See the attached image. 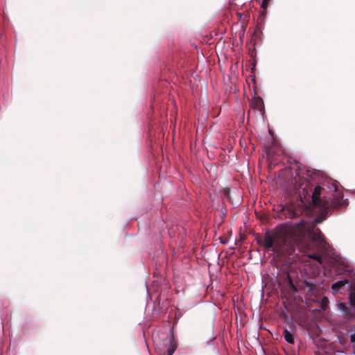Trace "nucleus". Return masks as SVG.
I'll return each mask as SVG.
<instances>
[{"label": "nucleus", "instance_id": "f257e3e1", "mask_svg": "<svg viewBox=\"0 0 355 355\" xmlns=\"http://www.w3.org/2000/svg\"><path fill=\"white\" fill-rule=\"evenodd\" d=\"M321 191L322 188L320 186H317L315 188L314 191L312 194V202L315 205L323 207L325 206V205L322 202L320 198Z\"/></svg>", "mask_w": 355, "mask_h": 355}, {"label": "nucleus", "instance_id": "f03ea898", "mask_svg": "<svg viewBox=\"0 0 355 355\" xmlns=\"http://www.w3.org/2000/svg\"><path fill=\"white\" fill-rule=\"evenodd\" d=\"M313 243L315 246V248L318 250H325L327 245V243L324 241L323 235L320 237H318V239L313 241Z\"/></svg>", "mask_w": 355, "mask_h": 355}, {"label": "nucleus", "instance_id": "7ed1b4c3", "mask_svg": "<svg viewBox=\"0 0 355 355\" xmlns=\"http://www.w3.org/2000/svg\"><path fill=\"white\" fill-rule=\"evenodd\" d=\"M263 243H264V245L266 248H272L275 245V239L272 236H267L265 238Z\"/></svg>", "mask_w": 355, "mask_h": 355}, {"label": "nucleus", "instance_id": "20e7f679", "mask_svg": "<svg viewBox=\"0 0 355 355\" xmlns=\"http://www.w3.org/2000/svg\"><path fill=\"white\" fill-rule=\"evenodd\" d=\"M322 232L319 229H316L315 230H313V232L310 234L311 239L312 242L315 241V240L318 239V237L322 236Z\"/></svg>", "mask_w": 355, "mask_h": 355}, {"label": "nucleus", "instance_id": "39448f33", "mask_svg": "<svg viewBox=\"0 0 355 355\" xmlns=\"http://www.w3.org/2000/svg\"><path fill=\"white\" fill-rule=\"evenodd\" d=\"M284 338H285V340L288 343L293 344L294 343L292 333L290 332L289 331H288L287 329L284 330Z\"/></svg>", "mask_w": 355, "mask_h": 355}, {"label": "nucleus", "instance_id": "423d86ee", "mask_svg": "<svg viewBox=\"0 0 355 355\" xmlns=\"http://www.w3.org/2000/svg\"><path fill=\"white\" fill-rule=\"evenodd\" d=\"M347 283L346 280L338 281L332 285V289L334 291H338L340 288L343 287Z\"/></svg>", "mask_w": 355, "mask_h": 355}, {"label": "nucleus", "instance_id": "0eeeda50", "mask_svg": "<svg viewBox=\"0 0 355 355\" xmlns=\"http://www.w3.org/2000/svg\"><path fill=\"white\" fill-rule=\"evenodd\" d=\"M308 256H309V257H311L315 260H318V261L320 260V256L318 254H309Z\"/></svg>", "mask_w": 355, "mask_h": 355}, {"label": "nucleus", "instance_id": "6e6552de", "mask_svg": "<svg viewBox=\"0 0 355 355\" xmlns=\"http://www.w3.org/2000/svg\"><path fill=\"white\" fill-rule=\"evenodd\" d=\"M328 302V300L327 297H323L322 300V306L323 309H324V306L327 305Z\"/></svg>", "mask_w": 355, "mask_h": 355}, {"label": "nucleus", "instance_id": "1a4fd4ad", "mask_svg": "<svg viewBox=\"0 0 355 355\" xmlns=\"http://www.w3.org/2000/svg\"><path fill=\"white\" fill-rule=\"evenodd\" d=\"M175 348H176V345H173L172 346L171 349L168 350V355H172L173 354V352H175Z\"/></svg>", "mask_w": 355, "mask_h": 355}, {"label": "nucleus", "instance_id": "9d476101", "mask_svg": "<svg viewBox=\"0 0 355 355\" xmlns=\"http://www.w3.org/2000/svg\"><path fill=\"white\" fill-rule=\"evenodd\" d=\"M349 300L352 304H355V295H351Z\"/></svg>", "mask_w": 355, "mask_h": 355}, {"label": "nucleus", "instance_id": "9b49d317", "mask_svg": "<svg viewBox=\"0 0 355 355\" xmlns=\"http://www.w3.org/2000/svg\"><path fill=\"white\" fill-rule=\"evenodd\" d=\"M351 341L355 342V333L351 336Z\"/></svg>", "mask_w": 355, "mask_h": 355}, {"label": "nucleus", "instance_id": "f8f14e48", "mask_svg": "<svg viewBox=\"0 0 355 355\" xmlns=\"http://www.w3.org/2000/svg\"><path fill=\"white\" fill-rule=\"evenodd\" d=\"M266 1H267V0H263V6L264 5V3H266Z\"/></svg>", "mask_w": 355, "mask_h": 355}]
</instances>
